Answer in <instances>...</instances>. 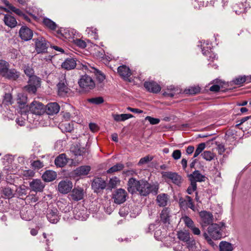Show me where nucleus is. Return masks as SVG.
I'll use <instances>...</instances> for the list:
<instances>
[{"mask_svg": "<svg viewBox=\"0 0 251 251\" xmlns=\"http://www.w3.org/2000/svg\"><path fill=\"white\" fill-rule=\"evenodd\" d=\"M56 173L51 170H47L42 175V178L46 182H50L56 178Z\"/></svg>", "mask_w": 251, "mask_h": 251, "instance_id": "obj_26", "label": "nucleus"}, {"mask_svg": "<svg viewBox=\"0 0 251 251\" xmlns=\"http://www.w3.org/2000/svg\"><path fill=\"white\" fill-rule=\"evenodd\" d=\"M68 162L66 155L65 153H62L59 155L55 159L54 163L56 166L63 167Z\"/></svg>", "mask_w": 251, "mask_h": 251, "instance_id": "obj_29", "label": "nucleus"}, {"mask_svg": "<svg viewBox=\"0 0 251 251\" xmlns=\"http://www.w3.org/2000/svg\"><path fill=\"white\" fill-rule=\"evenodd\" d=\"M19 36L23 40L27 41L32 39L33 31L27 26H23L19 30Z\"/></svg>", "mask_w": 251, "mask_h": 251, "instance_id": "obj_12", "label": "nucleus"}, {"mask_svg": "<svg viewBox=\"0 0 251 251\" xmlns=\"http://www.w3.org/2000/svg\"><path fill=\"white\" fill-rule=\"evenodd\" d=\"M118 181L119 180L117 177L111 178L108 183L109 187L111 188L115 187Z\"/></svg>", "mask_w": 251, "mask_h": 251, "instance_id": "obj_61", "label": "nucleus"}, {"mask_svg": "<svg viewBox=\"0 0 251 251\" xmlns=\"http://www.w3.org/2000/svg\"><path fill=\"white\" fill-rule=\"evenodd\" d=\"M202 53L203 55L205 56L207 60L210 62H213L218 60V55L212 51L210 47H203L202 48Z\"/></svg>", "mask_w": 251, "mask_h": 251, "instance_id": "obj_14", "label": "nucleus"}, {"mask_svg": "<svg viewBox=\"0 0 251 251\" xmlns=\"http://www.w3.org/2000/svg\"><path fill=\"white\" fill-rule=\"evenodd\" d=\"M247 83V77L246 75H239L233 79L231 83L237 85H241L244 83Z\"/></svg>", "mask_w": 251, "mask_h": 251, "instance_id": "obj_37", "label": "nucleus"}, {"mask_svg": "<svg viewBox=\"0 0 251 251\" xmlns=\"http://www.w3.org/2000/svg\"><path fill=\"white\" fill-rule=\"evenodd\" d=\"M232 9L237 15L245 12L247 9L246 0L244 1H239L232 6Z\"/></svg>", "mask_w": 251, "mask_h": 251, "instance_id": "obj_20", "label": "nucleus"}, {"mask_svg": "<svg viewBox=\"0 0 251 251\" xmlns=\"http://www.w3.org/2000/svg\"><path fill=\"white\" fill-rule=\"evenodd\" d=\"M29 186L31 190L34 192L43 191L45 184L41 179H35L29 183Z\"/></svg>", "mask_w": 251, "mask_h": 251, "instance_id": "obj_18", "label": "nucleus"}, {"mask_svg": "<svg viewBox=\"0 0 251 251\" xmlns=\"http://www.w3.org/2000/svg\"><path fill=\"white\" fill-rule=\"evenodd\" d=\"M31 165L35 169H40L44 166L43 162L39 160L34 161Z\"/></svg>", "mask_w": 251, "mask_h": 251, "instance_id": "obj_59", "label": "nucleus"}, {"mask_svg": "<svg viewBox=\"0 0 251 251\" xmlns=\"http://www.w3.org/2000/svg\"><path fill=\"white\" fill-rule=\"evenodd\" d=\"M3 21L5 25L11 28L15 27L17 24L15 18L7 14L4 15Z\"/></svg>", "mask_w": 251, "mask_h": 251, "instance_id": "obj_25", "label": "nucleus"}, {"mask_svg": "<svg viewBox=\"0 0 251 251\" xmlns=\"http://www.w3.org/2000/svg\"><path fill=\"white\" fill-rule=\"evenodd\" d=\"M162 174L163 177L171 180L174 184L177 186H180L182 183V177L176 173L164 172Z\"/></svg>", "mask_w": 251, "mask_h": 251, "instance_id": "obj_7", "label": "nucleus"}, {"mask_svg": "<svg viewBox=\"0 0 251 251\" xmlns=\"http://www.w3.org/2000/svg\"><path fill=\"white\" fill-rule=\"evenodd\" d=\"M46 217L48 221L51 224H56L60 219V215L57 208L49 207L46 212Z\"/></svg>", "mask_w": 251, "mask_h": 251, "instance_id": "obj_5", "label": "nucleus"}, {"mask_svg": "<svg viewBox=\"0 0 251 251\" xmlns=\"http://www.w3.org/2000/svg\"><path fill=\"white\" fill-rule=\"evenodd\" d=\"M203 237H204V239L207 241V243L213 247L215 244H214L213 241L211 239L210 237L206 232H204L203 233Z\"/></svg>", "mask_w": 251, "mask_h": 251, "instance_id": "obj_64", "label": "nucleus"}, {"mask_svg": "<svg viewBox=\"0 0 251 251\" xmlns=\"http://www.w3.org/2000/svg\"><path fill=\"white\" fill-rule=\"evenodd\" d=\"M199 215L202 223V226H207L212 222L213 217L211 212L203 210L201 211Z\"/></svg>", "mask_w": 251, "mask_h": 251, "instance_id": "obj_15", "label": "nucleus"}, {"mask_svg": "<svg viewBox=\"0 0 251 251\" xmlns=\"http://www.w3.org/2000/svg\"><path fill=\"white\" fill-rule=\"evenodd\" d=\"M83 190L81 188H74L70 194L71 198L75 201H78L83 199Z\"/></svg>", "mask_w": 251, "mask_h": 251, "instance_id": "obj_22", "label": "nucleus"}, {"mask_svg": "<svg viewBox=\"0 0 251 251\" xmlns=\"http://www.w3.org/2000/svg\"><path fill=\"white\" fill-rule=\"evenodd\" d=\"M40 78L34 75L29 77L28 84L37 86L40 84Z\"/></svg>", "mask_w": 251, "mask_h": 251, "instance_id": "obj_46", "label": "nucleus"}, {"mask_svg": "<svg viewBox=\"0 0 251 251\" xmlns=\"http://www.w3.org/2000/svg\"><path fill=\"white\" fill-rule=\"evenodd\" d=\"M10 9L20 16H22L24 14V12L22 11L20 9L17 8L14 6H10Z\"/></svg>", "mask_w": 251, "mask_h": 251, "instance_id": "obj_63", "label": "nucleus"}, {"mask_svg": "<svg viewBox=\"0 0 251 251\" xmlns=\"http://www.w3.org/2000/svg\"><path fill=\"white\" fill-rule=\"evenodd\" d=\"M106 186V182L101 177L94 179L92 183V188L94 192L97 193L105 189Z\"/></svg>", "mask_w": 251, "mask_h": 251, "instance_id": "obj_11", "label": "nucleus"}, {"mask_svg": "<svg viewBox=\"0 0 251 251\" xmlns=\"http://www.w3.org/2000/svg\"><path fill=\"white\" fill-rule=\"evenodd\" d=\"M71 151L75 156H80L83 155L86 151V149L84 148L81 147L79 144H76L71 147Z\"/></svg>", "mask_w": 251, "mask_h": 251, "instance_id": "obj_27", "label": "nucleus"}, {"mask_svg": "<svg viewBox=\"0 0 251 251\" xmlns=\"http://www.w3.org/2000/svg\"><path fill=\"white\" fill-rule=\"evenodd\" d=\"M64 207H63V206L60 205V204H58V205L60 206V210L64 212V213H67L70 211V210L72 209V207L71 206H70L69 204H65Z\"/></svg>", "mask_w": 251, "mask_h": 251, "instance_id": "obj_62", "label": "nucleus"}, {"mask_svg": "<svg viewBox=\"0 0 251 251\" xmlns=\"http://www.w3.org/2000/svg\"><path fill=\"white\" fill-rule=\"evenodd\" d=\"M72 188L73 183L71 181L68 179L61 180L58 185V191L63 194H66L70 192Z\"/></svg>", "mask_w": 251, "mask_h": 251, "instance_id": "obj_10", "label": "nucleus"}, {"mask_svg": "<svg viewBox=\"0 0 251 251\" xmlns=\"http://www.w3.org/2000/svg\"><path fill=\"white\" fill-rule=\"evenodd\" d=\"M43 24L45 26L51 30H54L57 27L56 23L48 18H44Z\"/></svg>", "mask_w": 251, "mask_h": 251, "instance_id": "obj_33", "label": "nucleus"}, {"mask_svg": "<svg viewBox=\"0 0 251 251\" xmlns=\"http://www.w3.org/2000/svg\"><path fill=\"white\" fill-rule=\"evenodd\" d=\"M152 159H153V157L151 156H146L144 157L141 158L140 159V160L138 163V165L140 166V165H143L144 164L148 163V162L151 161L152 160Z\"/></svg>", "mask_w": 251, "mask_h": 251, "instance_id": "obj_56", "label": "nucleus"}, {"mask_svg": "<svg viewBox=\"0 0 251 251\" xmlns=\"http://www.w3.org/2000/svg\"><path fill=\"white\" fill-rule=\"evenodd\" d=\"M177 236L179 240L184 242H187L189 241L190 235L187 232L180 231L177 233Z\"/></svg>", "mask_w": 251, "mask_h": 251, "instance_id": "obj_39", "label": "nucleus"}, {"mask_svg": "<svg viewBox=\"0 0 251 251\" xmlns=\"http://www.w3.org/2000/svg\"><path fill=\"white\" fill-rule=\"evenodd\" d=\"M145 120H148L150 124L152 125H157L159 124L160 121L159 119L153 118L151 116H147L145 118Z\"/></svg>", "mask_w": 251, "mask_h": 251, "instance_id": "obj_57", "label": "nucleus"}, {"mask_svg": "<svg viewBox=\"0 0 251 251\" xmlns=\"http://www.w3.org/2000/svg\"><path fill=\"white\" fill-rule=\"evenodd\" d=\"M88 34H90L92 36H94V38L95 39H98V35L97 32V30L96 28L94 27H88L86 30Z\"/></svg>", "mask_w": 251, "mask_h": 251, "instance_id": "obj_52", "label": "nucleus"}, {"mask_svg": "<svg viewBox=\"0 0 251 251\" xmlns=\"http://www.w3.org/2000/svg\"><path fill=\"white\" fill-rule=\"evenodd\" d=\"M90 171L89 166H82L74 170V174L76 176H85L88 174Z\"/></svg>", "mask_w": 251, "mask_h": 251, "instance_id": "obj_28", "label": "nucleus"}, {"mask_svg": "<svg viewBox=\"0 0 251 251\" xmlns=\"http://www.w3.org/2000/svg\"><path fill=\"white\" fill-rule=\"evenodd\" d=\"M183 220L185 225L189 228H191V227H193V226H194V222L189 217H184L183 218Z\"/></svg>", "mask_w": 251, "mask_h": 251, "instance_id": "obj_54", "label": "nucleus"}, {"mask_svg": "<svg viewBox=\"0 0 251 251\" xmlns=\"http://www.w3.org/2000/svg\"><path fill=\"white\" fill-rule=\"evenodd\" d=\"M201 155L204 159L209 161L213 159L215 157L213 153L211 152L210 151H204L203 153H202Z\"/></svg>", "mask_w": 251, "mask_h": 251, "instance_id": "obj_43", "label": "nucleus"}, {"mask_svg": "<svg viewBox=\"0 0 251 251\" xmlns=\"http://www.w3.org/2000/svg\"><path fill=\"white\" fill-rule=\"evenodd\" d=\"M79 86L85 91L93 89L95 83L91 77L88 75H82L78 82Z\"/></svg>", "mask_w": 251, "mask_h": 251, "instance_id": "obj_3", "label": "nucleus"}, {"mask_svg": "<svg viewBox=\"0 0 251 251\" xmlns=\"http://www.w3.org/2000/svg\"><path fill=\"white\" fill-rule=\"evenodd\" d=\"M29 110L32 114L41 115L44 113V105L41 102L37 101H33L29 106Z\"/></svg>", "mask_w": 251, "mask_h": 251, "instance_id": "obj_8", "label": "nucleus"}, {"mask_svg": "<svg viewBox=\"0 0 251 251\" xmlns=\"http://www.w3.org/2000/svg\"><path fill=\"white\" fill-rule=\"evenodd\" d=\"M25 89L28 93L35 94L37 91V86L28 84L25 87Z\"/></svg>", "mask_w": 251, "mask_h": 251, "instance_id": "obj_53", "label": "nucleus"}, {"mask_svg": "<svg viewBox=\"0 0 251 251\" xmlns=\"http://www.w3.org/2000/svg\"><path fill=\"white\" fill-rule=\"evenodd\" d=\"M161 221L164 224L169 223L170 218V211L167 207L163 208L160 215Z\"/></svg>", "mask_w": 251, "mask_h": 251, "instance_id": "obj_30", "label": "nucleus"}, {"mask_svg": "<svg viewBox=\"0 0 251 251\" xmlns=\"http://www.w3.org/2000/svg\"><path fill=\"white\" fill-rule=\"evenodd\" d=\"M186 94L194 95L199 93L200 92V88L199 87L193 86L190 87L185 91Z\"/></svg>", "mask_w": 251, "mask_h": 251, "instance_id": "obj_50", "label": "nucleus"}, {"mask_svg": "<svg viewBox=\"0 0 251 251\" xmlns=\"http://www.w3.org/2000/svg\"><path fill=\"white\" fill-rule=\"evenodd\" d=\"M88 101L93 104H100L103 102L104 100L101 97L93 98L91 99H89Z\"/></svg>", "mask_w": 251, "mask_h": 251, "instance_id": "obj_51", "label": "nucleus"}, {"mask_svg": "<svg viewBox=\"0 0 251 251\" xmlns=\"http://www.w3.org/2000/svg\"><path fill=\"white\" fill-rule=\"evenodd\" d=\"M27 101L26 95L22 93H19L17 95V102L20 108L24 107Z\"/></svg>", "mask_w": 251, "mask_h": 251, "instance_id": "obj_34", "label": "nucleus"}, {"mask_svg": "<svg viewBox=\"0 0 251 251\" xmlns=\"http://www.w3.org/2000/svg\"><path fill=\"white\" fill-rule=\"evenodd\" d=\"M33 41L35 44V50L38 53L47 52L49 43L45 38L40 36L34 39Z\"/></svg>", "mask_w": 251, "mask_h": 251, "instance_id": "obj_4", "label": "nucleus"}, {"mask_svg": "<svg viewBox=\"0 0 251 251\" xmlns=\"http://www.w3.org/2000/svg\"><path fill=\"white\" fill-rule=\"evenodd\" d=\"M74 217L75 219L80 221H85L87 218L88 214H87L84 210L78 211L77 209L75 208L73 211Z\"/></svg>", "mask_w": 251, "mask_h": 251, "instance_id": "obj_31", "label": "nucleus"}, {"mask_svg": "<svg viewBox=\"0 0 251 251\" xmlns=\"http://www.w3.org/2000/svg\"><path fill=\"white\" fill-rule=\"evenodd\" d=\"M178 202L180 207L183 210L187 209L188 208L194 211L197 210L192 201V199L189 196H186L184 198H180Z\"/></svg>", "mask_w": 251, "mask_h": 251, "instance_id": "obj_6", "label": "nucleus"}, {"mask_svg": "<svg viewBox=\"0 0 251 251\" xmlns=\"http://www.w3.org/2000/svg\"><path fill=\"white\" fill-rule=\"evenodd\" d=\"M127 193L125 190L120 188L116 190L113 194V199L117 204H121L126 201Z\"/></svg>", "mask_w": 251, "mask_h": 251, "instance_id": "obj_9", "label": "nucleus"}, {"mask_svg": "<svg viewBox=\"0 0 251 251\" xmlns=\"http://www.w3.org/2000/svg\"><path fill=\"white\" fill-rule=\"evenodd\" d=\"M144 86L146 89L151 93H158L161 91L160 86L154 81H146Z\"/></svg>", "mask_w": 251, "mask_h": 251, "instance_id": "obj_13", "label": "nucleus"}, {"mask_svg": "<svg viewBox=\"0 0 251 251\" xmlns=\"http://www.w3.org/2000/svg\"><path fill=\"white\" fill-rule=\"evenodd\" d=\"M117 70L118 74L124 80H127L128 77L131 75L130 69L126 65H123L118 67Z\"/></svg>", "mask_w": 251, "mask_h": 251, "instance_id": "obj_19", "label": "nucleus"}, {"mask_svg": "<svg viewBox=\"0 0 251 251\" xmlns=\"http://www.w3.org/2000/svg\"><path fill=\"white\" fill-rule=\"evenodd\" d=\"M225 224L221 223L220 225L212 224L207 228V231L209 236L215 240L220 239L222 237V227H225Z\"/></svg>", "mask_w": 251, "mask_h": 251, "instance_id": "obj_2", "label": "nucleus"}, {"mask_svg": "<svg viewBox=\"0 0 251 251\" xmlns=\"http://www.w3.org/2000/svg\"><path fill=\"white\" fill-rule=\"evenodd\" d=\"M58 94L61 97H65L70 91L67 85L65 84L64 82L60 81L57 85Z\"/></svg>", "mask_w": 251, "mask_h": 251, "instance_id": "obj_24", "label": "nucleus"}, {"mask_svg": "<svg viewBox=\"0 0 251 251\" xmlns=\"http://www.w3.org/2000/svg\"><path fill=\"white\" fill-rule=\"evenodd\" d=\"M24 72L27 76L30 77L34 75V71L32 68V66H29V64H27L26 66L24 67Z\"/></svg>", "mask_w": 251, "mask_h": 251, "instance_id": "obj_48", "label": "nucleus"}, {"mask_svg": "<svg viewBox=\"0 0 251 251\" xmlns=\"http://www.w3.org/2000/svg\"><path fill=\"white\" fill-rule=\"evenodd\" d=\"M124 168V164L122 163H117L113 166L110 168L107 171V172L108 174L113 173L122 170Z\"/></svg>", "mask_w": 251, "mask_h": 251, "instance_id": "obj_41", "label": "nucleus"}, {"mask_svg": "<svg viewBox=\"0 0 251 251\" xmlns=\"http://www.w3.org/2000/svg\"><path fill=\"white\" fill-rule=\"evenodd\" d=\"M12 103V97L11 94L9 93H6L3 99L2 104L4 105H8Z\"/></svg>", "mask_w": 251, "mask_h": 251, "instance_id": "obj_44", "label": "nucleus"}, {"mask_svg": "<svg viewBox=\"0 0 251 251\" xmlns=\"http://www.w3.org/2000/svg\"><path fill=\"white\" fill-rule=\"evenodd\" d=\"M22 219L25 221H30L34 217L33 209L30 206L23 207L20 212Z\"/></svg>", "mask_w": 251, "mask_h": 251, "instance_id": "obj_16", "label": "nucleus"}, {"mask_svg": "<svg viewBox=\"0 0 251 251\" xmlns=\"http://www.w3.org/2000/svg\"><path fill=\"white\" fill-rule=\"evenodd\" d=\"M77 64H61V67L67 70L75 69L76 67Z\"/></svg>", "mask_w": 251, "mask_h": 251, "instance_id": "obj_58", "label": "nucleus"}, {"mask_svg": "<svg viewBox=\"0 0 251 251\" xmlns=\"http://www.w3.org/2000/svg\"><path fill=\"white\" fill-rule=\"evenodd\" d=\"M205 144L204 143H201L199 144L195 151L194 158L197 157L205 149Z\"/></svg>", "mask_w": 251, "mask_h": 251, "instance_id": "obj_47", "label": "nucleus"}, {"mask_svg": "<svg viewBox=\"0 0 251 251\" xmlns=\"http://www.w3.org/2000/svg\"><path fill=\"white\" fill-rule=\"evenodd\" d=\"M190 182H204L206 177L202 175L199 170L194 171L192 174L188 175Z\"/></svg>", "mask_w": 251, "mask_h": 251, "instance_id": "obj_17", "label": "nucleus"}, {"mask_svg": "<svg viewBox=\"0 0 251 251\" xmlns=\"http://www.w3.org/2000/svg\"><path fill=\"white\" fill-rule=\"evenodd\" d=\"M181 155V151L179 150H176L173 151L172 156V157L175 160H178L180 158Z\"/></svg>", "mask_w": 251, "mask_h": 251, "instance_id": "obj_60", "label": "nucleus"}, {"mask_svg": "<svg viewBox=\"0 0 251 251\" xmlns=\"http://www.w3.org/2000/svg\"><path fill=\"white\" fill-rule=\"evenodd\" d=\"M220 251H232L233 248L232 245L226 241H222L219 245Z\"/></svg>", "mask_w": 251, "mask_h": 251, "instance_id": "obj_36", "label": "nucleus"}, {"mask_svg": "<svg viewBox=\"0 0 251 251\" xmlns=\"http://www.w3.org/2000/svg\"><path fill=\"white\" fill-rule=\"evenodd\" d=\"M158 183L151 184L145 179L137 180L131 177L127 182V190L132 194L138 193L141 196L143 197H146L151 193L156 195L158 192Z\"/></svg>", "mask_w": 251, "mask_h": 251, "instance_id": "obj_1", "label": "nucleus"}, {"mask_svg": "<svg viewBox=\"0 0 251 251\" xmlns=\"http://www.w3.org/2000/svg\"><path fill=\"white\" fill-rule=\"evenodd\" d=\"M19 73L15 69H9L5 77L8 79L16 80L19 76Z\"/></svg>", "mask_w": 251, "mask_h": 251, "instance_id": "obj_40", "label": "nucleus"}, {"mask_svg": "<svg viewBox=\"0 0 251 251\" xmlns=\"http://www.w3.org/2000/svg\"><path fill=\"white\" fill-rule=\"evenodd\" d=\"M8 67L6 64H0V75L5 77L9 72Z\"/></svg>", "mask_w": 251, "mask_h": 251, "instance_id": "obj_49", "label": "nucleus"}, {"mask_svg": "<svg viewBox=\"0 0 251 251\" xmlns=\"http://www.w3.org/2000/svg\"><path fill=\"white\" fill-rule=\"evenodd\" d=\"M60 106L57 102H50L46 105V112L48 115H54L58 113Z\"/></svg>", "mask_w": 251, "mask_h": 251, "instance_id": "obj_21", "label": "nucleus"}, {"mask_svg": "<svg viewBox=\"0 0 251 251\" xmlns=\"http://www.w3.org/2000/svg\"><path fill=\"white\" fill-rule=\"evenodd\" d=\"M2 191L3 194L6 198H12L14 196L13 190L8 186L3 188Z\"/></svg>", "mask_w": 251, "mask_h": 251, "instance_id": "obj_42", "label": "nucleus"}, {"mask_svg": "<svg viewBox=\"0 0 251 251\" xmlns=\"http://www.w3.org/2000/svg\"><path fill=\"white\" fill-rule=\"evenodd\" d=\"M197 188V183L194 182H191L190 186L188 187L187 189V193L190 195L192 194L193 192L196 190Z\"/></svg>", "mask_w": 251, "mask_h": 251, "instance_id": "obj_55", "label": "nucleus"}, {"mask_svg": "<svg viewBox=\"0 0 251 251\" xmlns=\"http://www.w3.org/2000/svg\"><path fill=\"white\" fill-rule=\"evenodd\" d=\"M114 120L116 122L125 121L129 118L133 117L130 114H114L113 115Z\"/></svg>", "mask_w": 251, "mask_h": 251, "instance_id": "obj_35", "label": "nucleus"}, {"mask_svg": "<svg viewBox=\"0 0 251 251\" xmlns=\"http://www.w3.org/2000/svg\"><path fill=\"white\" fill-rule=\"evenodd\" d=\"M27 189L25 185H22L17 188L16 191L19 197H24L27 194Z\"/></svg>", "mask_w": 251, "mask_h": 251, "instance_id": "obj_45", "label": "nucleus"}, {"mask_svg": "<svg viewBox=\"0 0 251 251\" xmlns=\"http://www.w3.org/2000/svg\"><path fill=\"white\" fill-rule=\"evenodd\" d=\"M169 199L168 194L161 193L157 196L156 201L157 205L160 207H165L167 205Z\"/></svg>", "mask_w": 251, "mask_h": 251, "instance_id": "obj_23", "label": "nucleus"}, {"mask_svg": "<svg viewBox=\"0 0 251 251\" xmlns=\"http://www.w3.org/2000/svg\"><path fill=\"white\" fill-rule=\"evenodd\" d=\"M93 69L94 70V73L96 76L97 80L99 83H102L105 79V75L102 73L101 72L95 68H93Z\"/></svg>", "mask_w": 251, "mask_h": 251, "instance_id": "obj_38", "label": "nucleus"}, {"mask_svg": "<svg viewBox=\"0 0 251 251\" xmlns=\"http://www.w3.org/2000/svg\"><path fill=\"white\" fill-rule=\"evenodd\" d=\"M57 33L67 39H72L74 37L73 32L69 29L61 28L57 31Z\"/></svg>", "mask_w": 251, "mask_h": 251, "instance_id": "obj_32", "label": "nucleus"}]
</instances>
